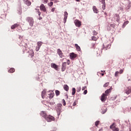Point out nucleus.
Instances as JSON below:
<instances>
[{
	"mask_svg": "<svg viewBox=\"0 0 131 131\" xmlns=\"http://www.w3.org/2000/svg\"><path fill=\"white\" fill-rule=\"evenodd\" d=\"M62 104L63 106H66V101H65L64 99H62Z\"/></svg>",
	"mask_w": 131,
	"mask_h": 131,
	"instance_id": "4c0bfd02",
	"label": "nucleus"
},
{
	"mask_svg": "<svg viewBox=\"0 0 131 131\" xmlns=\"http://www.w3.org/2000/svg\"><path fill=\"white\" fill-rule=\"evenodd\" d=\"M104 14H105V15H107V13L106 12H105Z\"/></svg>",
	"mask_w": 131,
	"mask_h": 131,
	"instance_id": "13d9d810",
	"label": "nucleus"
},
{
	"mask_svg": "<svg viewBox=\"0 0 131 131\" xmlns=\"http://www.w3.org/2000/svg\"><path fill=\"white\" fill-rule=\"evenodd\" d=\"M63 89L67 92H68V91L69 90V86H68L67 85H64L63 86Z\"/></svg>",
	"mask_w": 131,
	"mask_h": 131,
	"instance_id": "393cba45",
	"label": "nucleus"
},
{
	"mask_svg": "<svg viewBox=\"0 0 131 131\" xmlns=\"http://www.w3.org/2000/svg\"><path fill=\"white\" fill-rule=\"evenodd\" d=\"M41 116L42 117H43V118H45V119L47 118V117L48 116V115H47V113L46 112L42 111L40 113Z\"/></svg>",
	"mask_w": 131,
	"mask_h": 131,
	"instance_id": "dca6fc26",
	"label": "nucleus"
},
{
	"mask_svg": "<svg viewBox=\"0 0 131 131\" xmlns=\"http://www.w3.org/2000/svg\"><path fill=\"white\" fill-rule=\"evenodd\" d=\"M101 72H103V71H101Z\"/></svg>",
	"mask_w": 131,
	"mask_h": 131,
	"instance_id": "680f3d73",
	"label": "nucleus"
},
{
	"mask_svg": "<svg viewBox=\"0 0 131 131\" xmlns=\"http://www.w3.org/2000/svg\"><path fill=\"white\" fill-rule=\"evenodd\" d=\"M76 104H77V101H75L73 104V106H76Z\"/></svg>",
	"mask_w": 131,
	"mask_h": 131,
	"instance_id": "58836bf2",
	"label": "nucleus"
},
{
	"mask_svg": "<svg viewBox=\"0 0 131 131\" xmlns=\"http://www.w3.org/2000/svg\"><path fill=\"white\" fill-rule=\"evenodd\" d=\"M26 20L29 23L31 27H33V24H34V19L33 17L28 16L26 18Z\"/></svg>",
	"mask_w": 131,
	"mask_h": 131,
	"instance_id": "f257e3e1",
	"label": "nucleus"
},
{
	"mask_svg": "<svg viewBox=\"0 0 131 131\" xmlns=\"http://www.w3.org/2000/svg\"><path fill=\"white\" fill-rule=\"evenodd\" d=\"M75 88H73L72 89V94L73 95V96L74 95H75V93H76V91H75Z\"/></svg>",
	"mask_w": 131,
	"mask_h": 131,
	"instance_id": "c85d7f7f",
	"label": "nucleus"
},
{
	"mask_svg": "<svg viewBox=\"0 0 131 131\" xmlns=\"http://www.w3.org/2000/svg\"><path fill=\"white\" fill-rule=\"evenodd\" d=\"M98 124H100V121H97L95 122V126H97V127H98Z\"/></svg>",
	"mask_w": 131,
	"mask_h": 131,
	"instance_id": "c756f323",
	"label": "nucleus"
},
{
	"mask_svg": "<svg viewBox=\"0 0 131 131\" xmlns=\"http://www.w3.org/2000/svg\"><path fill=\"white\" fill-rule=\"evenodd\" d=\"M45 119L48 121V122H51V121H54V120H55V118L51 115H49L46 117Z\"/></svg>",
	"mask_w": 131,
	"mask_h": 131,
	"instance_id": "7ed1b4c3",
	"label": "nucleus"
},
{
	"mask_svg": "<svg viewBox=\"0 0 131 131\" xmlns=\"http://www.w3.org/2000/svg\"><path fill=\"white\" fill-rule=\"evenodd\" d=\"M56 111L57 112V115L59 116L62 112V104L58 103L57 104L56 107Z\"/></svg>",
	"mask_w": 131,
	"mask_h": 131,
	"instance_id": "f03ea898",
	"label": "nucleus"
},
{
	"mask_svg": "<svg viewBox=\"0 0 131 131\" xmlns=\"http://www.w3.org/2000/svg\"><path fill=\"white\" fill-rule=\"evenodd\" d=\"M85 90H86V86L83 87L82 89V91H84Z\"/></svg>",
	"mask_w": 131,
	"mask_h": 131,
	"instance_id": "37998d69",
	"label": "nucleus"
},
{
	"mask_svg": "<svg viewBox=\"0 0 131 131\" xmlns=\"http://www.w3.org/2000/svg\"><path fill=\"white\" fill-rule=\"evenodd\" d=\"M105 0H100V3L102 4V9L103 11L106 9V2H105Z\"/></svg>",
	"mask_w": 131,
	"mask_h": 131,
	"instance_id": "1a4fd4ad",
	"label": "nucleus"
},
{
	"mask_svg": "<svg viewBox=\"0 0 131 131\" xmlns=\"http://www.w3.org/2000/svg\"><path fill=\"white\" fill-rule=\"evenodd\" d=\"M108 85H109V82H106L103 85V86L104 88H107Z\"/></svg>",
	"mask_w": 131,
	"mask_h": 131,
	"instance_id": "473e14b6",
	"label": "nucleus"
},
{
	"mask_svg": "<svg viewBox=\"0 0 131 131\" xmlns=\"http://www.w3.org/2000/svg\"><path fill=\"white\" fill-rule=\"evenodd\" d=\"M53 5H54V3H53V2H51L50 3H48V6H49V7H52Z\"/></svg>",
	"mask_w": 131,
	"mask_h": 131,
	"instance_id": "72a5a7b5",
	"label": "nucleus"
},
{
	"mask_svg": "<svg viewBox=\"0 0 131 131\" xmlns=\"http://www.w3.org/2000/svg\"><path fill=\"white\" fill-rule=\"evenodd\" d=\"M119 73H120V74H122V73H123V70H120Z\"/></svg>",
	"mask_w": 131,
	"mask_h": 131,
	"instance_id": "79ce46f5",
	"label": "nucleus"
},
{
	"mask_svg": "<svg viewBox=\"0 0 131 131\" xmlns=\"http://www.w3.org/2000/svg\"><path fill=\"white\" fill-rule=\"evenodd\" d=\"M76 2H80V0H75Z\"/></svg>",
	"mask_w": 131,
	"mask_h": 131,
	"instance_id": "5fc2aeb1",
	"label": "nucleus"
},
{
	"mask_svg": "<svg viewBox=\"0 0 131 131\" xmlns=\"http://www.w3.org/2000/svg\"><path fill=\"white\" fill-rule=\"evenodd\" d=\"M67 64H68V65H69L70 64V60H68V61H67Z\"/></svg>",
	"mask_w": 131,
	"mask_h": 131,
	"instance_id": "8fccbe9b",
	"label": "nucleus"
},
{
	"mask_svg": "<svg viewBox=\"0 0 131 131\" xmlns=\"http://www.w3.org/2000/svg\"><path fill=\"white\" fill-rule=\"evenodd\" d=\"M129 131H131V127L129 128Z\"/></svg>",
	"mask_w": 131,
	"mask_h": 131,
	"instance_id": "4d7b16f0",
	"label": "nucleus"
},
{
	"mask_svg": "<svg viewBox=\"0 0 131 131\" xmlns=\"http://www.w3.org/2000/svg\"><path fill=\"white\" fill-rule=\"evenodd\" d=\"M116 21H117V22H119V21H120L119 17H117V19H116Z\"/></svg>",
	"mask_w": 131,
	"mask_h": 131,
	"instance_id": "09e8293b",
	"label": "nucleus"
},
{
	"mask_svg": "<svg viewBox=\"0 0 131 131\" xmlns=\"http://www.w3.org/2000/svg\"><path fill=\"white\" fill-rule=\"evenodd\" d=\"M66 66H67V63L66 62H64L62 63L61 65V71L63 72L66 70Z\"/></svg>",
	"mask_w": 131,
	"mask_h": 131,
	"instance_id": "423d86ee",
	"label": "nucleus"
},
{
	"mask_svg": "<svg viewBox=\"0 0 131 131\" xmlns=\"http://www.w3.org/2000/svg\"><path fill=\"white\" fill-rule=\"evenodd\" d=\"M42 45V42L41 41H38L37 43V46L39 47V48H40Z\"/></svg>",
	"mask_w": 131,
	"mask_h": 131,
	"instance_id": "a878e982",
	"label": "nucleus"
},
{
	"mask_svg": "<svg viewBox=\"0 0 131 131\" xmlns=\"http://www.w3.org/2000/svg\"><path fill=\"white\" fill-rule=\"evenodd\" d=\"M106 112H107L106 110L104 111V112H102V114H105V113H106Z\"/></svg>",
	"mask_w": 131,
	"mask_h": 131,
	"instance_id": "3c124183",
	"label": "nucleus"
},
{
	"mask_svg": "<svg viewBox=\"0 0 131 131\" xmlns=\"http://www.w3.org/2000/svg\"><path fill=\"white\" fill-rule=\"evenodd\" d=\"M19 26H20V25L19 24H14V25L11 26V29L14 30L15 28H17V27H19Z\"/></svg>",
	"mask_w": 131,
	"mask_h": 131,
	"instance_id": "4468645a",
	"label": "nucleus"
},
{
	"mask_svg": "<svg viewBox=\"0 0 131 131\" xmlns=\"http://www.w3.org/2000/svg\"><path fill=\"white\" fill-rule=\"evenodd\" d=\"M50 1H52V2H54V0H50Z\"/></svg>",
	"mask_w": 131,
	"mask_h": 131,
	"instance_id": "052dcab7",
	"label": "nucleus"
},
{
	"mask_svg": "<svg viewBox=\"0 0 131 131\" xmlns=\"http://www.w3.org/2000/svg\"><path fill=\"white\" fill-rule=\"evenodd\" d=\"M51 67L52 68H54V69H55V70H57V71H59V68L58 67V65L56 64L55 63H52L51 64Z\"/></svg>",
	"mask_w": 131,
	"mask_h": 131,
	"instance_id": "9d476101",
	"label": "nucleus"
},
{
	"mask_svg": "<svg viewBox=\"0 0 131 131\" xmlns=\"http://www.w3.org/2000/svg\"><path fill=\"white\" fill-rule=\"evenodd\" d=\"M57 52L59 57H60L61 58H64V55L63 54V53L62 52V50H61L60 49H58L57 50Z\"/></svg>",
	"mask_w": 131,
	"mask_h": 131,
	"instance_id": "0eeeda50",
	"label": "nucleus"
},
{
	"mask_svg": "<svg viewBox=\"0 0 131 131\" xmlns=\"http://www.w3.org/2000/svg\"><path fill=\"white\" fill-rule=\"evenodd\" d=\"M96 48V46L95 43H92L91 45V49H95Z\"/></svg>",
	"mask_w": 131,
	"mask_h": 131,
	"instance_id": "f704fd0d",
	"label": "nucleus"
},
{
	"mask_svg": "<svg viewBox=\"0 0 131 131\" xmlns=\"http://www.w3.org/2000/svg\"><path fill=\"white\" fill-rule=\"evenodd\" d=\"M74 23L76 27H80L81 26V21H79L78 19H75Z\"/></svg>",
	"mask_w": 131,
	"mask_h": 131,
	"instance_id": "39448f33",
	"label": "nucleus"
},
{
	"mask_svg": "<svg viewBox=\"0 0 131 131\" xmlns=\"http://www.w3.org/2000/svg\"><path fill=\"white\" fill-rule=\"evenodd\" d=\"M78 92H80V91H81V88H80V87H79V88H78Z\"/></svg>",
	"mask_w": 131,
	"mask_h": 131,
	"instance_id": "a18cd8bd",
	"label": "nucleus"
},
{
	"mask_svg": "<svg viewBox=\"0 0 131 131\" xmlns=\"http://www.w3.org/2000/svg\"><path fill=\"white\" fill-rule=\"evenodd\" d=\"M119 72L117 71V72H116L115 73V76L116 77H117V76H118V75H119Z\"/></svg>",
	"mask_w": 131,
	"mask_h": 131,
	"instance_id": "2f4dec72",
	"label": "nucleus"
},
{
	"mask_svg": "<svg viewBox=\"0 0 131 131\" xmlns=\"http://www.w3.org/2000/svg\"><path fill=\"white\" fill-rule=\"evenodd\" d=\"M9 73H13L15 72V69L11 68L9 70H8Z\"/></svg>",
	"mask_w": 131,
	"mask_h": 131,
	"instance_id": "b1692460",
	"label": "nucleus"
},
{
	"mask_svg": "<svg viewBox=\"0 0 131 131\" xmlns=\"http://www.w3.org/2000/svg\"><path fill=\"white\" fill-rule=\"evenodd\" d=\"M55 95L56 97H58V96H60V92L58 90L55 91Z\"/></svg>",
	"mask_w": 131,
	"mask_h": 131,
	"instance_id": "bb28decb",
	"label": "nucleus"
},
{
	"mask_svg": "<svg viewBox=\"0 0 131 131\" xmlns=\"http://www.w3.org/2000/svg\"><path fill=\"white\" fill-rule=\"evenodd\" d=\"M40 10L43 11V12H47V8H46V6L43 4L40 5Z\"/></svg>",
	"mask_w": 131,
	"mask_h": 131,
	"instance_id": "ddd939ff",
	"label": "nucleus"
},
{
	"mask_svg": "<svg viewBox=\"0 0 131 131\" xmlns=\"http://www.w3.org/2000/svg\"><path fill=\"white\" fill-rule=\"evenodd\" d=\"M86 94H88V90H85L83 92V94L84 95H86Z\"/></svg>",
	"mask_w": 131,
	"mask_h": 131,
	"instance_id": "a19ab883",
	"label": "nucleus"
},
{
	"mask_svg": "<svg viewBox=\"0 0 131 131\" xmlns=\"http://www.w3.org/2000/svg\"><path fill=\"white\" fill-rule=\"evenodd\" d=\"M93 35H97L98 34V33L96 31H93Z\"/></svg>",
	"mask_w": 131,
	"mask_h": 131,
	"instance_id": "ea45409f",
	"label": "nucleus"
},
{
	"mask_svg": "<svg viewBox=\"0 0 131 131\" xmlns=\"http://www.w3.org/2000/svg\"><path fill=\"white\" fill-rule=\"evenodd\" d=\"M116 26V25H115V24H111V27H113V28H115Z\"/></svg>",
	"mask_w": 131,
	"mask_h": 131,
	"instance_id": "e433bc0d",
	"label": "nucleus"
},
{
	"mask_svg": "<svg viewBox=\"0 0 131 131\" xmlns=\"http://www.w3.org/2000/svg\"><path fill=\"white\" fill-rule=\"evenodd\" d=\"M38 15L40 16V12H39V11H38Z\"/></svg>",
	"mask_w": 131,
	"mask_h": 131,
	"instance_id": "864d4df0",
	"label": "nucleus"
},
{
	"mask_svg": "<svg viewBox=\"0 0 131 131\" xmlns=\"http://www.w3.org/2000/svg\"><path fill=\"white\" fill-rule=\"evenodd\" d=\"M23 2L25 5L27 6H29L31 5V2L29 1V0H23Z\"/></svg>",
	"mask_w": 131,
	"mask_h": 131,
	"instance_id": "f3484780",
	"label": "nucleus"
},
{
	"mask_svg": "<svg viewBox=\"0 0 131 131\" xmlns=\"http://www.w3.org/2000/svg\"><path fill=\"white\" fill-rule=\"evenodd\" d=\"M59 0H54V2H55V3H58Z\"/></svg>",
	"mask_w": 131,
	"mask_h": 131,
	"instance_id": "603ef678",
	"label": "nucleus"
},
{
	"mask_svg": "<svg viewBox=\"0 0 131 131\" xmlns=\"http://www.w3.org/2000/svg\"><path fill=\"white\" fill-rule=\"evenodd\" d=\"M130 4H128V7H126V9H127V10H128L129 9V8H130Z\"/></svg>",
	"mask_w": 131,
	"mask_h": 131,
	"instance_id": "49530a36",
	"label": "nucleus"
},
{
	"mask_svg": "<svg viewBox=\"0 0 131 131\" xmlns=\"http://www.w3.org/2000/svg\"><path fill=\"white\" fill-rule=\"evenodd\" d=\"M125 93L126 95H129L131 93V88H128L125 90Z\"/></svg>",
	"mask_w": 131,
	"mask_h": 131,
	"instance_id": "aec40b11",
	"label": "nucleus"
},
{
	"mask_svg": "<svg viewBox=\"0 0 131 131\" xmlns=\"http://www.w3.org/2000/svg\"><path fill=\"white\" fill-rule=\"evenodd\" d=\"M55 10H56V8H53L51 9V12H55Z\"/></svg>",
	"mask_w": 131,
	"mask_h": 131,
	"instance_id": "de8ad7c7",
	"label": "nucleus"
},
{
	"mask_svg": "<svg viewBox=\"0 0 131 131\" xmlns=\"http://www.w3.org/2000/svg\"><path fill=\"white\" fill-rule=\"evenodd\" d=\"M98 39V38H97V37L93 36L92 37V40H94V41H96Z\"/></svg>",
	"mask_w": 131,
	"mask_h": 131,
	"instance_id": "cd10ccee",
	"label": "nucleus"
},
{
	"mask_svg": "<svg viewBox=\"0 0 131 131\" xmlns=\"http://www.w3.org/2000/svg\"><path fill=\"white\" fill-rule=\"evenodd\" d=\"M111 129L113 131H119V129L116 127V124L115 123H113L112 125L110 126Z\"/></svg>",
	"mask_w": 131,
	"mask_h": 131,
	"instance_id": "20e7f679",
	"label": "nucleus"
},
{
	"mask_svg": "<svg viewBox=\"0 0 131 131\" xmlns=\"http://www.w3.org/2000/svg\"><path fill=\"white\" fill-rule=\"evenodd\" d=\"M75 47L77 51H78V52H80V47H79L78 46V45H77V43L75 44Z\"/></svg>",
	"mask_w": 131,
	"mask_h": 131,
	"instance_id": "5701e85b",
	"label": "nucleus"
},
{
	"mask_svg": "<svg viewBox=\"0 0 131 131\" xmlns=\"http://www.w3.org/2000/svg\"><path fill=\"white\" fill-rule=\"evenodd\" d=\"M70 57L72 60L75 59L77 57V55L74 54V53H72L70 54Z\"/></svg>",
	"mask_w": 131,
	"mask_h": 131,
	"instance_id": "2eb2a0df",
	"label": "nucleus"
},
{
	"mask_svg": "<svg viewBox=\"0 0 131 131\" xmlns=\"http://www.w3.org/2000/svg\"><path fill=\"white\" fill-rule=\"evenodd\" d=\"M112 91V88H110L109 89H107L105 91V95L106 96H108L110 93H111V91Z\"/></svg>",
	"mask_w": 131,
	"mask_h": 131,
	"instance_id": "6ab92c4d",
	"label": "nucleus"
},
{
	"mask_svg": "<svg viewBox=\"0 0 131 131\" xmlns=\"http://www.w3.org/2000/svg\"><path fill=\"white\" fill-rule=\"evenodd\" d=\"M93 10L94 13H95V14H98L99 13V10H98V8H97V7L95 6H93Z\"/></svg>",
	"mask_w": 131,
	"mask_h": 131,
	"instance_id": "a211bd4d",
	"label": "nucleus"
},
{
	"mask_svg": "<svg viewBox=\"0 0 131 131\" xmlns=\"http://www.w3.org/2000/svg\"><path fill=\"white\" fill-rule=\"evenodd\" d=\"M67 18H68V13L67 11H65L64 12V18H63L64 23H66V21H67Z\"/></svg>",
	"mask_w": 131,
	"mask_h": 131,
	"instance_id": "9b49d317",
	"label": "nucleus"
},
{
	"mask_svg": "<svg viewBox=\"0 0 131 131\" xmlns=\"http://www.w3.org/2000/svg\"><path fill=\"white\" fill-rule=\"evenodd\" d=\"M100 100L102 102H105L107 100V96L105 95V93L102 94Z\"/></svg>",
	"mask_w": 131,
	"mask_h": 131,
	"instance_id": "6e6552de",
	"label": "nucleus"
},
{
	"mask_svg": "<svg viewBox=\"0 0 131 131\" xmlns=\"http://www.w3.org/2000/svg\"><path fill=\"white\" fill-rule=\"evenodd\" d=\"M128 21H125L123 24V26H126V25H127V24H128Z\"/></svg>",
	"mask_w": 131,
	"mask_h": 131,
	"instance_id": "7c9ffc66",
	"label": "nucleus"
},
{
	"mask_svg": "<svg viewBox=\"0 0 131 131\" xmlns=\"http://www.w3.org/2000/svg\"><path fill=\"white\" fill-rule=\"evenodd\" d=\"M48 93H51V91H48Z\"/></svg>",
	"mask_w": 131,
	"mask_h": 131,
	"instance_id": "bf43d9fd",
	"label": "nucleus"
},
{
	"mask_svg": "<svg viewBox=\"0 0 131 131\" xmlns=\"http://www.w3.org/2000/svg\"><path fill=\"white\" fill-rule=\"evenodd\" d=\"M46 94H47V91H46V90H43L41 92V97L42 99H45Z\"/></svg>",
	"mask_w": 131,
	"mask_h": 131,
	"instance_id": "412c9836",
	"label": "nucleus"
},
{
	"mask_svg": "<svg viewBox=\"0 0 131 131\" xmlns=\"http://www.w3.org/2000/svg\"><path fill=\"white\" fill-rule=\"evenodd\" d=\"M39 49H40V47H39L38 46H37L35 49V51L36 52H38V51H39Z\"/></svg>",
	"mask_w": 131,
	"mask_h": 131,
	"instance_id": "c9c22d12",
	"label": "nucleus"
},
{
	"mask_svg": "<svg viewBox=\"0 0 131 131\" xmlns=\"http://www.w3.org/2000/svg\"><path fill=\"white\" fill-rule=\"evenodd\" d=\"M130 110H131V107H130Z\"/></svg>",
	"mask_w": 131,
	"mask_h": 131,
	"instance_id": "e2e57ef3",
	"label": "nucleus"
},
{
	"mask_svg": "<svg viewBox=\"0 0 131 131\" xmlns=\"http://www.w3.org/2000/svg\"><path fill=\"white\" fill-rule=\"evenodd\" d=\"M43 1V4H48V0H42Z\"/></svg>",
	"mask_w": 131,
	"mask_h": 131,
	"instance_id": "c03bdc74",
	"label": "nucleus"
},
{
	"mask_svg": "<svg viewBox=\"0 0 131 131\" xmlns=\"http://www.w3.org/2000/svg\"><path fill=\"white\" fill-rule=\"evenodd\" d=\"M28 53L29 54L28 57H31L32 58L34 57V52H33V50H30L28 52Z\"/></svg>",
	"mask_w": 131,
	"mask_h": 131,
	"instance_id": "f8f14e48",
	"label": "nucleus"
},
{
	"mask_svg": "<svg viewBox=\"0 0 131 131\" xmlns=\"http://www.w3.org/2000/svg\"><path fill=\"white\" fill-rule=\"evenodd\" d=\"M54 96H55V93H54V92H52L48 95V98H49V99H53V98H54Z\"/></svg>",
	"mask_w": 131,
	"mask_h": 131,
	"instance_id": "4be33fe9",
	"label": "nucleus"
},
{
	"mask_svg": "<svg viewBox=\"0 0 131 131\" xmlns=\"http://www.w3.org/2000/svg\"><path fill=\"white\" fill-rule=\"evenodd\" d=\"M101 75H102V76H104V73H102V74H101Z\"/></svg>",
	"mask_w": 131,
	"mask_h": 131,
	"instance_id": "6e6d98bb",
	"label": "nucleus"
}]
</instances>
